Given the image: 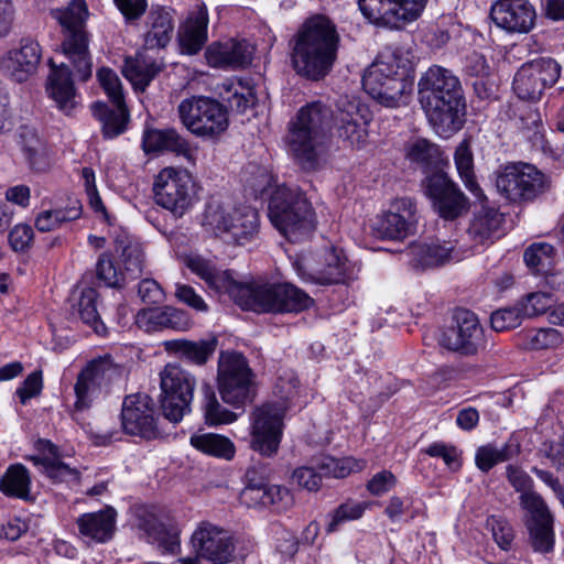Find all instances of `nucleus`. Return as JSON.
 Returning <instances> with one entry per match:
<instances>
[{
    "mask_svg": "<svg viewBox=\"0 0 564 564\" xmlns=\"http://www.w3.org/2000/svg\"><path fill=\"white\" fill-rule=\"evenodd\" d=\"M142 150L149 159L159 158L166 152H172L191 164L197 159V149L192 143H142Z\"/></svg>",
    "mask_w": 564,
    "mask_h": 564,
    "instance_id": "603ef678",
    "label": "nucleus"
},
{
    "mask_svg": "<svg viewBox=\"0 0 564 564\" xmlns=\"http://www.w3.org/2000/svg\"><path fill=\"white\" fill-rule=\"evenodd\" d=\"M116 516L117 513L111 507L97 512L84 513L77 519L78 531L84 538L105 543L113 535Z\"/></svg>",
    "mask_w": 564,
    "mask_h": 564,
    "instance_id": "2f4dec72",
    "label": "nucleus"
},
{
    "mask_svg": "<svg viewBox=\"0 0 564 564\" xmlns=\"http://www.w3.org/2000/svg\"><path fill=\"white\" fill-rule=\"evenodd\" d=\"M82 215L79 200L72 202L65 208L41 212L35 218V228L39 231L47 232L57 229L63 224L76 220Z\"/></svg>",
    "mask_w": 564,
    "mask_h": 564,
    "instance_id": "c03bdc74",
    "label": "nucleus"
},
{
    "mask_svg": "<svg viewBox=\"0 0 564 564\" xmlns=\"http://www.w3.org/2000/svg\"><path fill=\"white\" fill-rule=\"evenodd\" d=\"M502 215L494 207L481 206L474 215L467 234L474 245L492 243L500 236Z\"/></svg>",
    "mask_w": 564,
    "mask_h": 564,
    "instance_id": "72a5a7b5",
    "label": "nucleus"
},
{
    "mask_svg": "<svg viewBox=\"0 0 564 564\" xmlns=\"http://www.w3.org/2000/svg\"><path fill=\"white\" fill-rule=\"evenodd\" d=\"M561 343V334L555 328H541L527 335V345L535 350L555 348Z\"/></svg>",
    "mask_w": 564,
    "mask_h": 564,
    "instance_id": "13d9d810",
    "label": "nucleus"
},
{
    "mask_svg": "<svg viewBox=\"0 0 564 564\" xmlns=\"http://www.w3.org/2000/svg\"><path fill=\"white\" fill-rule=\"evenodd\" d=\"M254 51V46L246 39H229L210 44L205 57L212 67L237 69L251 64Z\"/></svg>",
    "mask_w": 564,
    "mask_h": 564,
    "instance_id": "cd10ccee",
    "label": "nucleus"
},
{
    "mask_svg": "<svg viewBox=\"0 0 564 564\" xmlns=\"http://www.w3.org/2000/svg\"><path fill=\"white\" fill-rule=\"evenodd\" d=\"M427 0H358L362 15L375 26L402 30L416 21Z\"/></svg>",
    "mask_w": 564,
    "mask_h": 564,
    "instance_id": "f3484780",
    "label": "nucleus"
},
{
    "mask_svg": "<svg viewBox=\"0 0 564 564\" xmlns=\"http://www.w3.org/2000/svg\"><path fill=\"white\" fill-rule=\"evenodd\" d=\"M147 25L149 30L144 35V44L148 48L165 47L172 39L174 22L172 13L160 6H152Z\"/></svg>",
    "mask_w": 564,
    "mask_h": 564,
    "instance_id": "f704fd0d",
    "label": "nucleus"
},
{
    "mask_svg": "<svg viewBox=\"0 0 564 564\" xmlns=\"http://www.w3.org/2000/svg\"><path fill=\"white\" fill-rule=\"evenodd\" d=\"M555 250L547 242H535L524 251L525 264L536 273H547L554 264Z\"/></svg>",
    "mask_w": 564,
    "mask_h": 564,
    "instance_id": "09e8293b",
    "label": "nucleus"
},
{
    "mask_svg": "<svg viewBox=\"0 0 564 564\" xmlns=\"http://www.w3.org/2000/svg\"><path fill=\"white\" fill-rule=\"evenodd\" d=\"M530 542L535 552L547 553L554 545L553 520L527 522Z\"/></svg>",
    "mask_w": 564,
    "mask_h": 564,
    "instance_id": "5fc2aeb1",
    "label": "nucleus"
},
{
    "mask_svg": "<svg viewBox=\"0 0 564 564\" xmlns=\"http://www.w3.org/2000/svg\"><path fill=\"white\" fill-rule=\"evenodd\" d=\"M135 323L139 327L145 328L147 332L159 328L186 332L193 325L189 315L185 311L172 306L141 310L135 316Z\"/></svg>",
    "mask_w": 564,
    "mask_h": 564,
    "instance_id": "c756f323",
    "label": "nucleus"
},
{
    "mask_svg": "<svg viewBox=\"0 0 564 564\" xmlns=\"http://www.w3.org/2000/svg\"><path fill=\"white\" fill-rule=\"evenodd\" d=\"M0 491L9 497L22 500L31 499V477L22 464L10 465L0 478Z\"/></svg>",
    "mask_w": 564,
    "mask_h": 564,
    "instance_id": "4c0bfd02",
    "label": "nucleus"
},
{
    "mask_svg": "<svg viewBox=\"0 0 564 564\" xmlns=\"http://www.w3.org/2000/svg\"><path fill=\"white\" fill-rule=\"evenodd\" d=\"M553 304L552 296L546 293H531L519 304L524 317L544 314Z\"/></svg>",
    "mask_w": 564,
    "mask_h": 564,
    "instance_id": "0e129e2a",
    "label": "nucleus"
},
{
    "mask_svg": "<svg viewBox=\"0 0 564 564\" xmlns=\"http://www.w3.org/2000/svg\"><path fill=\"white\" fill-rule=\"evenodd\" d=\"M115 250L121 258L124 270L132 278L142 273L144 268V252L142 246L128 236H118L115 240Z\"/></svg>",
    "mask_w": 564,
    "mask_h": 564,
    "instance_id": "37998d69",
    "label": "nucleus"
},
{
    "mask_svg": "<svg viewBox=\"0 0 564 564\" xmlns=\"http://www.w3.org/2000/svg\"><path fill=\"white\" fill-rule=\"evenodd\" d=\"M203 393L204 416L208 425L227 424L234 422L237 419V415L234 412L221 406L213 388L209 384L203 386Z\"/></svg>",
    "mask_w": 564,
    "mask_h": 564,
    "instance_id": "8fccbe9b",
    "label": "nucleus"
},
{
    "mask_svg": "<svg viewBox=\"0 0 564 564\" xmlns=\"http://www.w3.org/2000/svg\"><path fill=\"white\" fill-rule=\"evenodd\" d=\"M560 64L551 57H540L524 63L513 78V90L520 99L539 100L547 87L556 84Z\"/></svg>",
    "mask_w": 564,
    "mask_h": 564,
    "instance_id": "6ab92c4d",
    "label": "nucleus"
},
{
    "mask_svg": "<svg viewBox=\"0 0 564 564\" xmlns=\"http://www.w3.org/2000/svg\"><path fill=\"white\" fill-rule=\"evenodd\" d=\"M45 447L52 456H34L31 460L34 465L41 467V471L45 474L53 482L73 487L79 484L80 473L78 469L65 464L55 456L56 447L50 443H45Z\"/></svg>",
    "mask_w": 564,
    "mask_h": 564,
    "instance_id": "e433bc0d",
    "label": "nucleus"
},
{
    "mask_svg": "<svg viewBox=\"0 0 564 564\" xmlns=\"http://www.w3.org/2000/svg\"><path fill=\"white\" fill-rule=\"evenodd\" d=\"M138 527L144 532L150 542L158 543L165 551L175 553L180 549L178 534L167 530L154 514L140 518Z\"/></svg>",
    "mask_w": 564,
    "mask_h": 564,
    "instance_id": "79ce46f5",
    "label": "nucleus"
},
{
    "mask_svg": "<svg viewBox=\"0 0 564 564\" xmlns=\"http://www.w3.org/2000/svg\"><path fill=\"white\" fill-rule=\"evenodd\" d=\"M162 346L169 354L183 358L191 364L203 366L216 351L218 339L215 336H209L208 338L197 341L178 338L164 340Z\"/></svg>",
    "mask_w": 564,
    "mask_h": 564,
    "instance_id": "7c9ffc66",
    "label": "nucleus"
},
{
    "mask_svg": "<svg viewBox=\"0 0 564 564\" xmlns=\"http://www.w3.org/2000/svg\"><path fill=\"white\" fill-rule=\"evenodd\" d=\"M518 454V446L506 443L501 448L491 444L480 446L475 455L476 466L484 473L499 463L507 462Z\"/></svg>",
    "mask_w": 564,
    "mask_h": 564,
    "instance_id": "de8ad7c7",
    "label": "nucleus"
},
{
    "mask_svg": "<svg viewBox=\"0 0 564 564\" xmlns=\"http://www.w3.org/2000/svg\"><path fill=\"white\" fill-rule=\"evenodd\" d=\"M332 111L322 102L302 107L290 122L293 141H317L329 135Z\"/></svg>",
    "mask_w": 564,
    "mask_h": 564,
    "instance_id": "393cba45",
    "label": "nucleus"
},
{
    "mask_svg": "<svg viewBox=\"0 0 564 564\" xmlns=\"http://www.w3.org/2000/svg\"><path fill=\"white\" fill-rule=\"evenodd\" d=\"M174 294L178 302L187 305L196 312L206 313L209 310L208 304L202 295H199L196 290L188 284L176 283Z\"/></svg>",
    "mask_w": 564,
    "mask_h": 564,
    "instance_id": "69168bd1",
    "label": "nucleus"
},
{
    "mask_svg": "<svg viewBox=\"0 0 564 564\" xmlns=\"http://www.w3.org/2000/svg\"><path fill=\"white\" fill-rule=\"evenodd\" d=\"M217 383L223 401L234 406L251 402L256 395V375L241 352L219 354Z\"/></svg>",
    "mask_w": 564,
    "mask_h": 564,
    "instance_id": "9d476101",
    "label": "nucleus"
},
{
    "mask_svg": "<svg viewBox=\"0 0 564 564\" xmlns=\"http://www.w3.org/2000/svg\"><path fill=\"white\" fill-rule=\"evenodd\" d=\"M124 368L109 355L93 359L78 373L74 391L76 395L75 413L89 409L102 389L123 378Z\"/></svg>",
    "mask_w": 564,
    "mask_h": 564,
    "instance_id": "2eb2a0df",
    "label": "nucleus"
},
{
    "mask_svg": "<svg viewBox=\"0 0 564 564\" xmlns=\"http://www.w3.org/2000/svg\"><path fill=\"white\" fill-rule=\"evenodd\" d=\"M336 126L330 127L328 138L343 141H362L367 137L369 109L356 98L340 97L337 102Z\"/></svg>",
    "mask_w": 564,
    "mask_h": 564,
    "instance_id": "5701e85b",
    "label": "nucleus"
},
{
    "mask_svg": "<svg viewBox=\"0 0 564 564\" xmlns=\"http://www.w3.org/2000/svg\"><path fill=\"white\" fill-rule=\"evenodd\" d=\"M416 221L415 202L410 197L395 198L376 221L375 230L380 238L401 240L414 232Z\"/></svg>",
    "mask_w": 564,
    "mask_h": 564,
    "instance_id": "4be33fe9",
    "label": "nucleus"
},
{
    "mask_svg": "<svg viewBox=\"0 0 564 564\" xmlns=\"http://www.w3.org/2000/svg\"><path fill=\"white\" fill-rule=\"evenodd\" d=\"M524 317L519 304L513 307L500 308L490 316L491 327L497 332L514 328L521 324Z\"/></svg>",
    "mask_w": 564,
    "mask_h": 564,
    "instance_id": "4d7b16f0",
    "label": "nucleus"
},
{
    "mask_svg": "<svg viewBox=\"0 0 564 564\" xmlns=\"http://www.w3.org/2000/svg\"><path fill=\"white\" fill-rule=\"evenodd\" d=\"M455 164L466 188L479 200L486 199L482 189L480 188L474 176V160L468 143H460L456 149Z\"/></svg>",
    "mask_w": 564,
    "mask_h": 564,
    "instance_id": "49530a36",
    "label": "nucleus"
},
{
    "mask_svg": "<svg viewBox=\"0 0 564 564\" xmlns=\"http://www.w3.org/2000/svg\"><path fill=\"white\" fill-rule=\"evenodd\" d=\"M325 477L321 470L314 467L301 466L294 469L292 479L299 487L308 491H317L321 488L322 478Z\"/></svg>",
    "mask_w": 564,
    "mask_h": 564,
    "instance_id": "338daca9",
    "label": "nucleus"
},
{
    "mask_svg": "<svg viewBox=\"0 0 564 564\" xmlns=\"http://www.w3.org/2000/svg\"><path fill=\"white\" fill-rule=\"evenodd\" d=\"M299 379L290 373L280 377L275 384L279 400L268 401L251 414V447L262 456L271 457L279 451L284 416L299 394Z\"/></svg>",
    "mask_w": 564,
    "mask_h": 564,
    "instance_id": "423d86ee",
    "label": "nucleus"
},
{
    "mask_svg": "<svg viewBox=\"0 0 564 564\" xmlns=\"http://www.w3.org/2000/svg\"><path fill=\"white\" fill-rule=\"evenodd\" d=\"M362 86L379 104L398 107L413 89L411 67L394 52L380 54L365 70Z\"/></svg>",
    "mask_w": 564,
    "mask_h": 564,
    "instance_id": "0eeeda50",
    "label": "nucleus"
},
{
    "mask_svg": "<svg viewBox=\"0 0 564 564\" xmlns=\"http://www.w3.org/2000/svg\"><path fill=\"white\" fill-rule=\"evenodd\" d=\"M340 36L336 25L324 15L306 20L290 41V61L297 75L318 82L333 69Z\"/></svg>",
    "mask_w": 564,
    "mask_h": 564,
    "instance_id": "20e7f679",
    "label": "nucleus"
},
{
    "mask_svg": "<svg viewBox=\"0 0 564 564\" xmlns=\"http://www.w3.org/2000/svg\"><path fill=\"white\" fill-rule=\"evenodd\" d=\"M520 506L527 511V522H544L553 520V517L543 500V498L536 492H527L520 495Z\"/></svg>",
    "mask_w": 564,
    "mask_h": 564,
    "instance_id": "6e6d98bb",
    "label": "nucleus"
},
{
    "mask_svg": "<svg viewBox=\"0 0 564 564\" xmlns=\"http://www.w3.org/2000/svg\"><path fill=\"white\" fill-rule=\"evenodd\" d=\"M191 545L197 558L213 564H227L235 557V544L229 533L210 522L197 525Z\"/></svg>",
    "mask_w": 564,
    "mask_h": 564,
    "instance_id": "aec40b11",
    "label": "nucleus"
},
{
    "mask_svg": "<svg viewBox=\"0 0 564 564\" xmlns=\"http://www.w3.org/2000/svg\"><path fill=\"white\" fill-rule=\"evenodd\" d=\"M267 496L268 499H265L264 507H270L276 512L286 511L294 503L292 492L286 487L280 485H269Z\"/></svg>",
    "mask_w": 564,
    "mask_h": 564,
    "instance_id": "680f3d73",
    "label": "nucleus"
},
{
    "mask_svg": "<svg viewBox=\"0 0 564 564\" xmlns=\"http://www.w3.org/2000/svg\"><path fill=\"white\" fill-rule=\"evenodd\" d=\"M248 173L251 176L246 182L254 195H262L275 182L274 176L267 167L250 165Z\"/></svg>",
    "mask_w": 564,
    "mask_h": 564,
    "instance_id": "774afa93",
    "label": "nucleus"
},
{
    "mask_svg": "<svg viewBox=\"0 0 564 564\" xmlns=\"http://www.w3.org/2000/svg\"><path fill=\"white\" fill-rule=\"evenodd\" d=\"M365 460H357L352 457H344L340 459L334 457H323L317 463V469L325 477L345 478L352 471H360L365 468Z\"/></svg>",
    "mask_w": 564,
    "mask_h": 564,
    "instance_id": "3c124183",
    "label": "nucleus"
},
{
    "mask_svg": "<svg viewBox=\"0 0 564 564\" xmlns=\"http://www.w3.org/2000/svg\"><path fill=\"white\" fill-rule=\"evenodd\" d=\"M97 78L116 109L111 110L102 102L94 104L91 109L94 116L101 122L105 138L113 139L124 131L129 120L122 85L118 75L107 67H102L97 72Z\"/></svg>",
    "mask_w": 564,
    "mask_h": 564,
    "instance_id": "a211bd4d",
    "label": "nucleus"
},
{
    "mask_svg": "<svg viewBox=\"0 0 564 564\" xmlns=\"http://www.w3.org/2000/svg\"><path fill=\"white\" fill-rule=\"evenodd\" d=\"M138 527L144 532L150 542L158 543L165 551L175 553L180 549L178 534L167 530L154 514L140 518Z\"/></svg>",
    "mask_w": 564,
    "mask_h": 564,
    "instance_id": "a19ab883",
    "label": "nucleus"
},
{
    "mask_svg": "<svg viewBox=\"0 0 564 564\" xmlns=\"http://www.w3.org/2000/svg\"><path fill=\"white\" fill-rule=\"evenodd\" d=\"M313 299L297 286L286 283V295H284V313H300L313 305Z\"/></svg>",
    "mask_w": 564,
    "mask_h": 564,
    "instance_id": "052dcab7",
    "label": "nucleus"
},
{
    "mask_svg": "<svg viewBox=\"0 0 564 564\" xmlns=\"http://www.w3.org/2000/svg\"><path fill=\"white\" fill-rule=\"evenodd\" d=\"M96 278L109 288H119L124 281V272L115 262L113 257L104 252L96 263Z\"/></svg>",
    "mask_w": 564,
    "mask_h": 564,
    "instance_id": "864d4df0",
    "label": "nucleus"
},
{
    "mask_svg": "<svg viewBox=\"0 0 564 564\" xmlns=\"http://www.w3.org/2000/svg\"><path fill=\"white\" fill-rule=\"evenodd\" d=\"M121 420L128 434L144 438H154L159 434L153 401L148 394L127 397L122 404Z\"/></svg>",
    "mask_w": 564,
    "mask_h": 564,
    "instance_id": "b1692460",
    "label": "nucleus"
},
{
    "mask_svg": "<svg viewBox=\"0 0 564 564\" xmlns=\"http://www.w3.org/2000/svg\"><path fill=\"white\" fill-rule=\"evenodd\" d=\"M197 184L185 169H162L153 182V194L159 206L182 217L197 200Z\"/></svg>",
    "mask_w": 564,
    "mask_h": 564,
    "instance_id": "9b49d317",
    "label": "nucleus"
},
{
    "mask_svg": "<svg viewBox=\"0 0 564 564\" xmlns=\"http://www.w3.org/2000/svg\"><path fill=\"white\" fill-rule=\"evenodd\" d=\"M550 185L547 175L522 162L506 165L496 178L498 192L512 203L533 202L549 191Z\"/></svg>",
    "mask_w": 564,
    "mask_h": 564,
    "instance_id": "4468645a",
    "label": "nucleus"
},
{
    "mask_svg": "<svg viewBox=\"0 0 564 564\" xmlns=\"http://www.w3.org/2000/svg\"><path fill=\"white\" fill-rule=\"evenodd\" d=\"M454 319L456 325L442 334L440 344L462 355H475L484 345V330L476 314L468 310H457Z\"/></svg>",
    "mask_w": 564,
    "mask_h": 564,
    "instance_id": "412c9836",
    "label": "nucleus"
},
{
    "mask_svg": "<svg viewBox=\"0 0 564 564\" xmlns=\"http://www.w3.org/2000/svg\"><path fill=\"white\" fill-rule=\"evenodd\" d=\"M51 14L61 26V48L68 64L56 66L50 59L52 72L46 90L58 108L68 115L76 106L70 67L74 76L82 82L88 80L93 74L89 33L86 29L89 11L85 0H70L65 7L53 9Z\"/></svg>",
    "mask_w": 564,
    "mask_h": 564,
    "instance_id": "f257e3e1",
    "label": "nucleus"
},
{
    "mask_svg": "<svg viewBox=\"0 0 564 564\" xmlns=\"http://www.w3.org/2000/svg\"><path fill=\"white\" fill-rule=\"evenodd\" d=\"M208 12L202 4L191 15L180 31V45L183 53H198L207 41Z\"/></svg>",
    "mask_w": 564,
    "mask_h": 564,
    "instance_id": "473e14b6",
    "label": "nucleus"
},
{
    "mask_svg": "<svg viewBox=\"0 0 564 564\" xmlns=\"http://www.w3.org/2000/svg\"><path fill=\"white\" fill-rule=\"evenodd\" d=\"M417 88L419 101L435 133L443 139L452 138L465 121V100L458 77L435 65L422 75Z\"/></svg>",
    "mask_w": 564,
    "mask_h": 564,
    "instance_id": "f03ea898",
    "label": "nucleus"
},
{
    "mask_svg": "<svg viewBox=\"0 0 564 564\" xmlns=\"http://www.w3.org/2000/svg\"><path fill=\"white\" fill-rule=\"evenodd\" d=\"M40 61V44L34 40L23 39L18 48L8 51L0 58V69L14 82L23 83L36 73Z\"/></svg>",
    "mask_w": 564,
    "mask_h": 564,
    "instance_id": "bb28decb",
    "label": "nucleus"
},
{
    "mask_svg": "<svg viewBox=\"0 0 564 564\" xmlns=\"http://www.w3.org/2000/svg\"><path fill=\"white\" fill-rule=\"evenodd\" d=\"M490 17L500 29L510 33H528L534 25L535 10L528 0H498Z\"/></svg>",
    "mask_w": 564,
    "mask_h": 564,
    "instance_id": "a878e982",
    "label": "nucleus"
},
{
    "mask_svg": "<svg viewBox=\"0 0 564 564\" xmlns=\"http://www.w3.org/2000/svg\"><path fill=\"white\" fill-rule=\"evenodd\" d=\"M293 268L302 280L317 284L346 283L355 274V264L336 248L326 250L319 260L313 256H299Z\"/></svg>",
    "mask_w": 564,
    "mask_h": 564,
    "instance_id": "dca6fc26",
    "label": "nucleus"
},
{
    "mask_svg": "<svg viewBox=\"0 0 564 564\" xmlns=\"http://www.w3.org/2000/svg\"><path fill=\"white\" fill-rule=\"evenodd\" d=\"M161 410L165 419L176 424L191 412L196 379L188 370L175 364L160 372Z\"/></svg>",
    "mask_w": 564,
    "mask_h": 564,
    "instance_id": "ddd939ff",
    "label": "nucleus"
},
{
    "mask_svg": "<svg viewBox=\"0 0 564 564\" xmlns=\"http://www.w3.org/2000/svg\"><path fill=\"white\" fill-rule=\"evenodd\" d=\"M408 158L427 174L425 193L442 218L453 220L467 210L468 199L444 173L448 161L436 143H414Z\"/></svg>",
    "mask_w": 564,
    "mask_h": 564,
    "instance_id": "39448f33",
    "label": "nucleus"
},
{
    "mask_svg": "<svg viewBox=\"0 0 564 564\" xmlns=\"http://www.w3.org/2000/svg\"><path fill=\"white\" fill-rule=\"evenodd\" d=\"M197 451L225 460H231L236 453L234 443L226 436L215 433H196L189 438Z\"/></svg>",
    "mask_w": 564,
    "mask_h": 564,
    "instance_id": "58836bf2",
    "label": "nucleus"
},
{
    "mask_svg": "<svg viewBox=\"0 0 564 564\" xmlns=\"http://www.w3.org/2000/svg\"><path fill=\"white\" fill-rule=\"evenodd\" d=\"M163 65L143 53L126 58L122 73L135 90L144 91Z\"/></svg>",
    "mask_w": 564,
    "mask_h": 564,
    "instance_id": "c9c22d12",
    "label": "nucleus"
},
{
    "mask_svg": "<svg viewBox=\"0 0 564 564\" xmlns=\"http://www.w3.org/2000/svg\"><path fill=\"white\" fill-rule=\"evenodd\" d=\"M97 305V290L94 288L83 289L76 304L77 313L85 324L90 326L96 334L101 335L106 332V326L100 319Z\"/></svg>",
    "mask_w": 564,
    "mask_h": 564,
    "instance_id": "a18cd8bd",
    "label": "nucleus"
},
{
    "mask_svg": "<svg viewBox=\"0 0 564 564\" xmlns=\"http://www.w3.org/2000/svg\"><path fill=\"white\" fill-rule=\"evenodd\" d=\"M522 138L529 141H539L545 138V130L541 113L535 109H529L521 118Z\"/></svg>",
    "mask_w": 564,
    "mask_h": 564,
    "instance_id": "e2e57ef3",
    "label": "nucleus"
},
{
    "mask_svg": "<svg viewBox=\"0 0 564 564\" xmlns=\"http://www.w3.org/2000/svg\"><path fill=\"white\" fill-rule=\"evenodd\" d=\"M202 225L227 242L245 245L258 234L259 215L249 206L230 208L218 200H210L206 205Z\"/></svg>",
    "mask_w": 564,
    "mask_h": 564,
    "instance_id": "1a4fd4ad",
    "label": "nucleus"
},
{
    "mask_svg": "<svg viewBox=\"0 0 564 564\" xmlns=\"http://www.w3.org/2000/svg\"><path fill=\"white\" fill-rule=\"evenodd\" d=\"M464 254L452 241L414 242L405 251L409 262L414 269H426L442 265L448 261H459Z\"/></svg>",
    "mask_w": 564,
    "mask_h": 564,
    "instance_id": "c85d7f7f",
    "label": "nucleus"
},
{
    "mask_svg": "<svg viewBox=\"0 0 564 564\" xmlns=\"http://www.w3.org/2000/svg\"><path fill=\"white\" fill-rule=\"evenodd\" d=\"M268 215L272 225L291 242L305 240L316 226L312 205L297 187L278 186L270 196Z\"/></svg>",
    "mask_w": 564,
    "mask_h": 564,
    "instance_id": "6e6552de",
    "label": "nucleus"
},
{
    "mask_svg": "<svg viewBox=\"0 0 564 564\" xmlns=\"http://www.w3.org/2000/svg\"><path fill=\"white\" fill-rule=\"evenodd\" d=\"M294 163L304 172H315L327 161L325 143H290Z\"/></svg>",
    "mask_w": 564,
    "mask_h": 564,
    "instance_id": "ea45409f",
    "label": "nucleus"
},
{
    "mask_svg": "<svg viewBox=\"0 0 564 564\" xmlns=\"http://www.w3.org/2000/svg\"><path fill=\"white\" fill-rule=\"evenodd\" d=\"M177 110L183 124L196 137L219 138L228 129V111L214 98L193 96L182 100Z\"/></svg>",
    "mask_w": 564,
    "mask_h": 564,
    "instance_id": "f8f14e48",
    "label": "nucleus"
},
{
    "mask_svg": "<svg viewBox=\"0 0 564 564\" xmlns=\"http://www.w3.org/2000/svg\"><path fill=\"white\" fill-rule=\"evenodd\" d=\"M186 267L217 293L228 294L240 307L258 313H284L286 283L238 282L229 270H220L202 257L189 256Z\"/></svg>",
    "mask_w": 564,
    "mask_h": 564,
    "instance_id": "7ed1b4c3",
    "label": "nucleus"
},
{
    "mask_svg": "<svg viewBox=\"0 0 564 564\" xmlns=\"http://www.w3.org/2000/svg\"><path fill=\"white\" fill-rule=\"evenodd\" d=\"M367 502H346L340 505L333 513L332 521L328 524L327 531L334 532L337 527L350 520H357L361 518L366 509L368 508Z\"/></svg>",
    "mask_w": 564,
    "mask_h": 564,
    "instance_id": "bf43d9fd",
    "label": "nucleus"
}]
</instances>
